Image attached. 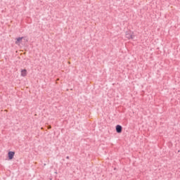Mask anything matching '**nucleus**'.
<instances>
[{
  "label": "nucleus",
  "instance_id": "nucleus-4",
  "mask_svg": "<svg viewBox=\"0 0 180 180\" xmlns=\"http://www.w3.org/2000/svg\"><path fill=\"white\" fill-rule=\"evenodd\" d=\"M122 126L120 125H117L116 126V131L117 133H120L122 131Z\"/></svg>",
  "mask_w": 180,
  "mask_h": 180
},
{
  "label": "nucleus",
  "instance_id": "nucleus-6",
  "mask_svg": "<svg viewBox=\"0 0 180 180\" xmlns=\"http://www.w3.org/2000/svg\"><path fill=\"white\" fill-rule=\"evenodd\" d=\"M66 158H67V160H70V157L69 156H67Z\"/></svg>",
  "mask_w": 180,
  "mask_h": 180
},
{
  "label": "nucleus",
  "instance_id": "nucleus-1",
  "mask_svg": "<svg viewBox=\"0 0 180 180\" xmlns=\"http://www.w3.org/2000/svg\"><path fill=\"white\" fill-rule=\"evenodd\" d=\"M125 36H126L127 39H135L134 33H133V32H131V31H127Z\"/></svg>",
  "mask_w": 180,
  "mask_h": 180
},
{
  "label": "nucleus",
  "instance_id": "nucleus-5",
  "mask_svg": "<svg viewBox=\"0 0 180 180\" xmlns=\"http://www.w3.org/2000/svg\"><path fill=\"white\" fill-rule=\"evenodd\" d=\"M21 75H22V77H26V75H27V71H26V70H22L21 71Z\"/></svg>",
  "mask_w": 180,
  "mask_h": 180
},
{
  "label": "nucleus",
  "instance_id": "nucleus-3",
  "mask_svg": "<svg viewBox=\"0 0 180 180\" xmlns=\"http://www.w3.org/2000/svg\"><path fill=\"white\" fill-rule=\"evenodd\" d=\"M15 155V152L10 151L8 152V158L9 160H12Z\"/></svg>",
  "mask_w": 180,
  "mask_h": 180
},
{
  "label": "nucleus",
  "instance_id": "nucleus-7",
  "mask_svg": "<svg viewBox=\"0 0 180 180\" xmlns=\"http://www.w3.org/2000/svg\"><path fill=\"white\" fill-rule=\"evenodd\" d=\"M49 129H51V126H49Z\"/></svg>",
  "mask_w": 180,
  "mask_h": 180
},
{
  "label": "nucleus",
  "instance_id": "nucleus-2",
  "mask_svg": "<svg viewBox=\"0 0 180 180\" xmlns=\"http://www.w3.org/2000/svg\"><path fill=\"white\" fill-rule=\"evenodd\" d=\"M23 40V37H18L16 39L15 44H18V46H20V42Z\"/></svg>",
  "mask_w": 180,
  "mask_h": 180
}]
</instances>
